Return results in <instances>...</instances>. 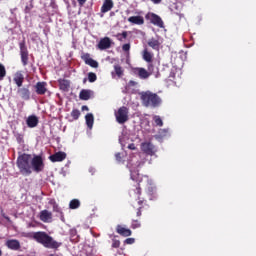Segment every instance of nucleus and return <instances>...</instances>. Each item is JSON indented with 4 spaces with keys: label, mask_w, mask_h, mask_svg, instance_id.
Returning <instances> with one entry per match:
<instances>
[{
    "label": "nucleus",
    "mask_w": 256,
    "mask_h": 256,
    "mask_svg": "<svg viewBox=\"0 0 256 256\" xmlns=\"http://www.w3.org/2000/svg\"><path fill=\"white\" fill-rule=\"evenodd\" d=\"M112 46V40L110 37L105 36L101 38L100 42L97 45V48L101 51L107 50Z\"/></svg>",
    "instance_id": "1a4fd4ad"
},
{
    "label": "nucleus",
    "mask_w": 256,
    "mask_h": 256,
    "mask_svg": "<svg viewBox=\"0 0 256 256\" xmlns=\"http://www.w3.org/2000/svg\"><path fill=\"white\" fill-rule=\"evenodd\" d=\"M134 74L138 75L140 79H148L151 74L145 68H134Z\"/></svg>",
    "instance_id": "4468645a"
},
{
    "label": "nucleus",
    "mask_w": 256,
    "mask_h": 256,
    "mask_svg": "<svg viewBox=\"0 0 256 256\" xmlns=\"http://www.w3.org/2000/svg\"><path fill=\"white\" fill-rule=\"evenodd\" d=\"M142 59L146 61L147 63H151L153 61V53L148 51L147 49H144L142 52Z\"/></svg>",
    "instance_id": "b1692460"
},
{
    "label": "nucleus",
    "mask_w": 256,
    "mask_h": 256,
    "mask_svg": "<svg viewBox=\"0 0 256 256\" xmlns=\"http://www.w3.org/2000/svg\"><path fill=\"white\" fill-rule=\"evenodd\" d=\"M67 155L64 152H58L55 153L54 155L50 156V160L55 163V162H62L66 159Z\"/></svg>",
    "instance_id": "f3484780"
},
{
    "label": "nucleus",
    "mask_w": 256,
    "mask_h": 256,
    "mask_svg": "<svg viewBox=\"0 0 256 256\" xmlns=\"http://www.w3.org/2000/svg\"><path fill=\"white\" fill-rule=\"evenodd\" d=\"M146 19H149V14H146Z\"/></svg>",
    "instance_id": "8fccbe9b"
},
{
    "label": "nucleus",
    "mask_w": 256,
    "mask_h": 256,
    "mask_svg": "<svg viewBox=\"0 0 256 256\" xmlns=\"http://www.w3.org/2000/svg\"><path fill=\"white\" fill-rule=\"evenodd\" d=\"M116 233L120 234V236L129 237L132 235V231L130 229L124 228L121 225L116 226Z\"/></svg>",
    "instance_id": "a211bd4d"
},
{
    "label": "nucleus",
    "mask_w": 256,
    "mask_h": 256,
    "mask_svg": "<svg viewBox=\"0 0 256 256\" xmlns=\"http://www.w3.org/2000/svg\"><path fill=\"white\" fill-rule=\"evenodd\" d=\"M148 46L156 51H159L160 42L156 38H150V39H148Z\"/></svg>",
    "instance_id": "4be33fe9"
},
{
    "label": "nucleus",
    "mask_w": 256,
    "mask_h": 256,
    "mask_svg": "<svg viewBox=\"0 0 256 256\" xmlns=\"http://www.w3.org/2000/svg\"><path fill=\"white\" fill-rule=\"evenodd\" d=\"M50 256H55V255L51 254Z\"/></svg>",
    "instance_id": "864d4df0"
},
{
    "label": "nucleus",
    "mask_w": 256,
    "mask_h": 256,
    "mask_svg": "<svg viewBox=\"0 0 256 256\" xmlns=\"http://www.w3.org/2000/svg\"><path fill=\"white\" fill-rule=\"evenodd\" d=\"M80 6H84L87 0H77Z\"/></svg>",
    "instance_id": "c03bdc74"
},
{
    "label": "nucleus",
    "mask_w": 256,
    "mask_h": 256,
    "mask_svg": "<svg viewBox=\"0 0 256 256\" xmlns=\"http://www.w3.org/2000/svg\"><path fill=\"white\" fill-rule=\"evenodd\" d=\"M115 116H116V122H118V124L120 125L125 124L126 122L129 121V108H127V106H120Z\"/></svg>",
    "instance_id": "39448f33"
},
{
    "label": "nucleus",
    "mask_w": 256,
    "mask_h": 256,
    "mask_svg": "<svg viewBox=\"0 0 256 256\" xmlns=\"http://www.w3.org/2000/svg\"><path fill=\"white\" fill-rule=\"evenodd\" d=\"M60 89L67 92L70 88L69 80H59Z\"/></svg>",
    "instance_id": "bb28decb"
},
{
    "label": "nucleus",
    "mask_w": 256,
    "mask_h": 256,
    "mask_svg": "<svg viewBox=\"0 0 256 256\" xmlns=\"http://www.w3.org/2000/svg\"><path fill=\"white\" fill-rule=\"evenodd\" d=\"M30 162L31 155L29 154H23L18 157L17 166L23 175H30L32 173Z\"/></svg>",
    "instance_id": "7ed1b4c3"
},
{
    "label": "nucleus",
    "mask_w": 256,
    "mask_h": 256,
    "mask_svg": "<svg viewBox=\"0 0 256 256\" xmlns=\"http://www.w3.org/2000/svg\"><path fill=\"white\" fill-rule=\"evenodd\" d=\"M6 76V68L3 66V64L0 63V81L4 79Z\"/></svg>",
    "instance_id": "72a5a7b5"
},
{
    "label": "nucleus",
    "mask_w": 256,
    "mask_h": 256,
    "mask_svg": "<svg viewBox=\"0 0 256 256\" xmlns=\"http://www.w3.org/2000/svg\"><path fill=\"white\" fill-rule=\"evenodd\" d=\"M120 245H121V242L119 240L113 239V244H112L113 248H119Z\"/></svg>",
    "instance_id": "58836bf2"
},
{
    "label": "nucleus",
    "mask_w": 256,
    "mask_h": 256,
    "mask_svg": "<svg viewBox=\"0 0 256 256\" xmlns=\"http://www.w3.org/2000/svg\"><path fill=\"white\" fill-rule=\"evenodd\" d=\"M148 73H150V75H153L155 73V64L154 62H148Z\"/></svg>",
    "instance_id": "473e14b6"
},
{
    "label": "nucleus",
    "mask_w": 256,
    "mask_h": 256,
    "mask_svg": "<svg viewBox=\"0 0 256 256\" xmlns=\"http://www.w3.org/2000/svg\"><path fill=\"white\" fill-rule=\"evenodd\" d=\"M46 85V82H37V84L35 85L37 95H45V93L47 92Z\"/></svg>",
    "instance_id": "dca6fc26"
},
{
    "label": "nucleus",
    "mask_w": 256,
    "mask_h": 256,
    "mask_svg": "<svg viewBox=\"0 0 256 256\" xmlns=\"http://www.w3.org/2000/svg\"><path fill=\"white\" fill-rule=\"evenodd\" d=\"M114 7V3L112 0H105L104 4L101 7V12L102 13H108L109 11L112 10V8Z\"/></svg>",
    "instance_id": "aec40b11"
},
{
    "label": "nucleus",
    "mask_w": 256,
    "mask_h": 256,
    "mask_svg": "<svg viewBox=\"0 0 256 256\" xmlns=\"http://www.w3.org/2000/svg\"><path fill=\"white\" fill-rule=\"evenodd\" d=\"M13 81L15 82V84L20 88L22 87L23 83H24V76L22 74L21 71L16 72Z\"/></svg>",
    "instance_id": "412c9836"
},
{
    "label": "nucleus",
    "mask_w": 256,
    "mask_h": 256,
    "mask_svg": "<svg viewBox=\"0 0 256 256\" xmlns=\"http://www.w3.org/2000/svg\"><path fill=\"white\" fill-rule=\"evenodd\" d=\"M86 81H87V79L85 78V79H84V83H86Z\"/></svg>",
    "instance_id": "3c124183"
},
{
    "label": "nucleus",
    "mask_w": 256,
    "mask_h": 256,
    "mask_svg": "<svg viewBox=\"0 0 256 256\" xmlns=\"http://www.w3.org/2000/svg\"><path fill=\"white\" fill-rule=\"evenodd\" d=\"M130 227L132 229H138L141 227V222L139 220H132V224Z\"/></svg>",
    "instance_id": "c9c22d12"
},
{
    "label": "nucleus",
    "mask_w": 256,
    "mask_h": 256,
    "mask_svg": "<svg viewBox=\"0 0 256 256\" xmlns=\"http://www.w3.org/2000/svg\"><path fill=\"white\" fill-rule=\"evenodd\" d=\"M31 168L36 172L40 173L44 170L45 164L42 156L35 155L33 159H31Z\"/></svg>",
    "instance_id": "423d86ee"
},
{
    "label": "nucleus",
    "mask_w": 256,
    "mask_h": 256,
    "mask_svg": "<svg viewBox=\"0 0 256 256\" xmlns=\"http://www.w3.org/2000/svg\"><path fill=\"white\" fill-rule=\"evenodd\" d=\"M139 174L137 172H132L130 171V179L136 180V194L138 195V209L136 211V216L141 217L142 216V209H143V204L145 203L144 200H140V195H141V187H140V182L138 180Z\"/></svg>",
    "instance_id": "20e7f679"
},
{
    "label": "nucleus",
    "mask_w": 256,
    "mask_h": 256,
    "mask_svg": "<svg viewBox=\"0 0 256 256\" xmlns=\"http://www.w3.org/2000/svg\"><path fill=\"white\" fill-rule=\"evenodd\" d=\"M19 46H20L21 62L25 67L29 63V51L27 49L25 41L20 42Z\"/></svg>",
    "instance_id": "0eeeda50"
},
{
    "label": "nucleus",
    "mask_w": 256,
    "mask_h": 256,
    "mask_svg": "<svg viewBox=\"0 0 256 256\" xmlns=\"http://www.w3.org/2000/svg\"><path fill=\"white\" fill-rule=\"evenodd\" d=\"M140 149L148 156H154L156 153L155 146L150 142L142 143V145H140Z\"/></svg>",
    "instance_id": "6e6552de"
},
{
    "label": "nucleus",
    "mask_w": 256,
    "mask_h": 256,
    "mask_svg": "<svg viewBox=\"0 0 256 256\" xmlns=\"http://www.w3.org/2000/svg\"><path fill=\"white\" fill-rule=\"evenodd\" d=\"M116 161H118V162L122 161L121 153L116 154Z\"/></svg>",
    "instance_id": "37998d69"
},
{
    "label": "nucleus",
    "mask_w": 256,
    "mask_h": 256,
    "mask_svg": "<svg viewBox=\"0 0 256 256\" xmlns=\"http://www.w3.org/2000/svg\"><path fill=\"white\" fill-rule=\"evenodd\" d=\"M130 49H131V44L130 43H125L124 45H122V51L129 52Z\"/></svg>",
    "instance_id": "e433bc0d"
},
{
    "label": "nucleus",
    "mask_w": 256,
    "mask_h": 256,
    "mask_svg": "<svg viewBox=\"0 0 256 256\" xmlns=\"http://www.w3.org/2000/svg\"><path fill=\"white\" fill-rule=\"evenodd\" d=\"M33 239L48 249L58 250L62 246L61 242H57L53 237L43 231L33 233Z\"/></svg>",
    "instance_id": "f257e3e1"
},
{
    "label": "nucleus",
    "mask_w": 256,
    "mask_h": 256,
    "mask_svg": "<svg viewBox=\"0 0 256 256\" xmlns=\"http://www.w3.org/2000/svg\"><path fill=\"white\" fill-rule=\"evenodd\" d=\"M128 85L130 86H136L137 82H134V80H130V82H128Z\"/></svg>",
    "instance_id": "a18cd8bd"
},
{
    "label": "nucleus",
    "mask_w": 256,
    "mask_h": 256,
    "mask_svg": "<svg viewBox=\"0 0 256 256\" xmlns=\"http://www.w3.org/2000/svg\"><path fill=\"white\" fill-rule=\"evenodd\" d=\"M39 123V120L37 118V116H30L28 119H27V126L29 128H35Z\"/></svg>",
    "instance_id": "a878e982"
},
{
    "label": "nucleus",
    "mask_w": 256,
    "mask_h": 256,
    "mask_svg": "<svg viewBox=\"0 0 256 256\" xmlns=\"http://www.w3.org/2000/svg\"><path fill=\"white\" fill-rule=\"evenodd\" d=\"M15 137H16V140H17V142H18L19 144L24 143V136H23V135H21V134H16Z\"/></svg>",
    "instance_id": "4c0bfd02"
},
{
    "label": "nucleus",
    "mask_w": 256,
    "mask_h": 256,
    "mask_svg": "<svg viewBox=\"0 0 256 256\" xmlns=\"http://www.w3.org/2000/svg\"><path fill=\"white\" fill-rule=\"evenodd\" d=\"M81 58L86 65H89L90 67L95 69L99 67L97 60H93V58H91L90 53H83Z\"/></svg>",
    "instance_id": "9d476101"
},
{
    "label": "nucleus",
    "mask_w": 256,
    "mask_h": 256,
    "mask_svg": "<svg viewBox=\"0 0 256 256\" xmlns=\"http://www.w3.org/2000/svg\"><path fill=\"white\" fill-rule=\"evenodd\" d=\"M140 100L142 101V105L144 107L157 108L162 103L160 96L154 92H150V90L140 92Z\"/></svg>",
    "instance_id": "f03ea898"
},
{
    "label": "nucleus",
    "mask_w": 256,
    "mask_h": 256,
    "mask_svg": "<svg viewBox=\"0 0 256 256\" xmlns=\"http://www.w3.org/2000/svg\"><path fill=\"white\" fill-rule=\"evenodd\" d=\"M19 95H20V97L23 99V100H25V101H28V100H30V96H31V92H30V90H29V86H27V88L26 87H24V88H18V92H17Z\"/></svg>",
    "instance_id": "ddd939ff"
},
{
    "label": "nucleus",
    "mask_w": 256,
    "mask_h": 256,
    "mask_svg": "<svg viewBox=\"0 0 256 256\" xmlns=\"http://www.w3.org/2000/svg\"><path fill=\"white\" fill-rule=\"evenodd\" d=\"M53 211L62 214L60 207L56 203L53 204Z\"/></svg>",
    "instance_id": "a19ab883"
},
{
    "label": "nucleus",
    "mask_w": 256,
    "mask_h": 256,
    "mask_svg": "<svg viewBox=\"0 0 256 256\" xmlns=\"http://www.w3.org/2000/svg\"><path fill=\"white\" fill-rule=\"evenodd\" d=\"M128 22L134 25H143L145 23L144 17L141 15L128 17Z\"/></svg>",
    "instance_id": "2eb2a0df"
},
{
    "label": "nucleus",
    "mask_w": 256,
    "mask_h": 256,
    "mask_svg": "<svg viewBox=\"0 0 256 256\" xmlns=\"http://www.w3.org/2000/svg\"><path fill=\"white\" fill-rule=\"evenodd\" d=\"M80 201L79 200H77V199H74V200H72L71 202H70V208L71 209H78L79 207H80Z\"/></svg>",
    "instance_id": "2f4dec72"
},
{
    "label": "nucleus",
    "mask_w": 256,
    "mask_h": 256,
    "mask_svg": "<svg viewBox=\"0 0 256 256\" xmlns=\"http://www.w3.org/2000/svg\"><path fill=\"white\" fill-rule=\"evenodd\" d=\"M40 220L44 223H48L52 220V213L48 210H43L40 212Z\"/></svg>",
    "instance_id": "6ab92c4d"
},
{
    "label": "nucleus",
    "mask_w": 256,
    "mask_h": 256,
    "mask_svg": "<svg viewBox=\"0 0 256 256\" xmlns=\"http://www.w3.org/2000/svg\"><path fill=\"white\" fill-rule=\"evenodd\" d=\"M118 76V78H122L124 75V69L122 68V66H120V64H115L114 66V72H112V76Z\"/></svg>",
    "instance_id": "5701e85b"
},
{
    "label": "nucleus",
    "mask_w": 256,
    "mask_h": 256,
    "mask_svg": "<svg viewBox=\"0 0 256 256\" xmlns=\"http://www.w3.org/2000/svg\"><path fill=\"white\" fill-rule=\"evenodd\" d=\"M85 119H86V124H87L88 128L92 129L93 125H94V116H93V114H87L85 116Z\"/></svg>",
    "instance_id": "cd10ccee"
},
{
    "label": "nucleus",
    "mask_w": 256,
    "mask_h": 256,
    "mask_svg": "<svg viewBox=\"0 0 256 256\" xmlns=\"http://www.w3.org/2000/svg\"><path fill=\"white\" fill-rule=\"evenodd\" d=\"M80 115H81V112L80 110H77V108H74L71 112V117L74 119V120H78L80 118Z\"/></svg>",
    "instance_id": "7c9ffc66"
},
{
    "label": "nucleus",
    "mask_w": 256,
    "mask_h": 256,
    "mask_svg": "<svg viewBox=\"0 0 256 256\" xmlns=\"http://www.w3.org/2000/svg\"><path fill=\"white\" fill-rule=\"evenodd\" d=\"M92 90H81L79 98L83 101H88L91 98Z\"/></svg>",
    "instance_id": "393cba45"
},
{
    "label": "nucleus",
    "mask_w": 256,
    "mask_h": 256,
    "mask_svg": "<svg viewBox=\"0 0 256 256\" xmlns=\"http://www.w3.org/2000/svg\"><path fill=\"white\" fill-rule=\"evenodd\" d=\"M127 36H128V32L122 31V33L116 34V39H118V41L120 42H123V39H127Z\"/></svg>",
    "instance_id": "c756f323"
},
{
    "label": "nucleus",
    "mask_w": 256,
    "mask_h": 256,
    "mask_svg": "<svg viewBox=\"0 0 256 256\" xmlns=\"http://www.w3.org/2000/svg\"><path fill=\"white\" fill-rule=\"evenodd\" d=\"M150 23H152L155 26H158L160 28H163V26H164V22H163L162 18L156 13H150Z\"/></svg>",
    "instance_id": "9b49d317"
},
{
    "label": "nucleus",
    "mask_w": 256,
    "mask_h": 256,
    "mask_svg": "<svg viewBox=\"0 0 256 256\" xmlns=\"http://www.w3.org/2000/svg\"><path fill=\"white\" fill-rule=\"evenodd\" d=\"M128 149H130V150H132V151H135V150H137V148H136V146H135V144H130V145H128Z\"/></svg>",
    "instance_id": "79ce46f5"
},
{
    "label": "nucleus",
    "mask_w": 256,
    "mask_h": 256,
    "mask_svg": "<svg viewBox=\"0 0 256 256\" xmlns=\"http://www.w3.org/2000/svg\"><path fill=\"white\" fill-rule=\"evenodd\" d=\"M82 111H89L88 106H82Z\"/></svg>",
    "instance_id": "de8ad7c7"
},
{
    "label": "nucleus",
    "mask_w": 256,
    "mask_h": 256,
    "mask_svg": "<svg viewBox=\"0 0 256 256\" xmlns=\"http://www.w3.org/2000/svg\"><path fill=\"white\" fill-rule=\"evenodd\" d=\"M152 120H154V124L158 127H162L164 125L161 116H153Z\"/></svg>",
    "instance_id": "c85d7f7f"
},
{
    "label": "nucleus",
    "mask_w": 256,
    "mask_h": 256,
    "mask_svg": "<svg viewBox=\"0 0 256 256\" xmlns=\"http://www.w3.org/2000/svg\"><path fill=\"white\" fill-rule=\"evenodd\" d=\"M152 1V3H154V4H160L161 2H162V0H151Z\"/></svg>",
    "instance_id": "49530a36"
},
{
    "label": "nucleus",
    "mask_w": 256,
    "mask_h": 256,
    "mask_svg": "<svg viewBox=\"0 0 256 256\" xmlns=\"http://www.w3.org/2000/svg\"><path fill=\"white\" fill-rule=\"evenodd\" d=\"M0 256H2V251L0 250Z\"/></svg>",
    "instance_id": "603ef678"
},
{
    "label": "nucleus",
    "mask_w": 256,
    "mask_h": 256,
    "mask_svg": "<svg viewBox=\"0 0 256 256\" xmlns=\"http://www.w3.org/2000/svg\"><path fill=\"white\" fill-rule=\"evenodd\" d=\"M88 80H89L90 83L96 82L97 76H96L95 72H89Z\"/></svg>",
    "instance_id": "f704fd0d"
},
{
    "label": "nucleus",
    "mask_w": 256,
    "mask_h": 256,
    "mask_svg": "<svg viewBox=\"0 0 256 256\" xmlns=\"http://www.w3.org/2000/svg\"><path fill=\"white\" fill-rule=\"evenodd\" d=\"M5 245L13 251H18L21 249V244L18 240L16 239H9L6 241Z\"/></svg>",
    "instance_id": "f8f14e48"
},
{
    "label": "nucleus",
    "mask_w": 256,
    "mask_h": 256,
    "mask_svg": "<svg viewBox=\"0 0 256 256\" xmlns=\"http://www.w3.org/2000/svg\"><path fill=\"white\" fill-rule=\"evenodd\" d=\"M160 133L166 134V133H168V131L167 130H160Z\"/></svg>",
    "instance_id": "09e8293b"
},
{
    "label": "nucleus",
    "mask_w": 256,
    "mask_h": 256,
    "mask_svg": "<svg viewBox=\"0 0 256 256\" xmlns=\"http://www.w3.org/2000/svg\"><path fill=\"white\" fill-rule=\"evenodd\" d=\"M134 243H135L134 238H128V239L124 240V244L132 245Z\"/></svg>",
    "instance_id": "ea45409f"
}]
</instances>
